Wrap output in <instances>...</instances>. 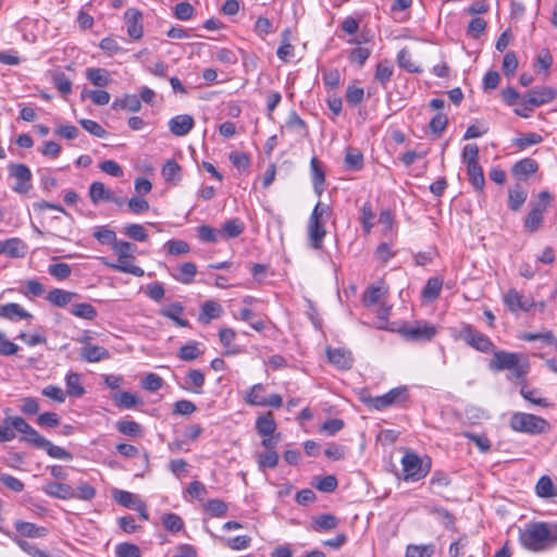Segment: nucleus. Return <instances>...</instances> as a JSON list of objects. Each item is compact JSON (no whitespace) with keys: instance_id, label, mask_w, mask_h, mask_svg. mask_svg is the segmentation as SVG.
I'll return each instance as SVG.
<instances>
[{"instance_id":"nucleus-1","label":"nucleus","mask_w":557,"mask_h":557,"mask_svg":"<svg viewBox=\"0 0 557 557\" xmlns=\"http://www.w3.org/2000/svg\"><path fill=\"white\" fill-rule=\"evenodd\" d=\"M519 541L528 550H545L557 544V523L531 522L519 530Z\"/></svg>"},{"instance_id":"nucleus-2","label":"nucleus","mask_w":557,"mask_h":557,"mask_svg":"<svg viewBox=\"0 0 557 557\" xmlns=\"http://www.w3.org/2000/svg\"><path fill=\"white\" fill-rule=\"evenodd\" d=\"M488 368L494 372L509 370L511 371L512 377L520 380L528 374L530 363L528 358L522 354L497 350L494 351L488 362Z\"/></svg>"},{"instance_id":"nucleus-3","label":"nucleus","mask_w":557,"mask_h":557,"mask_svg":"<svg viewBox=\"0 0 557 557\" xmlns=\"http://www.w3.org/2000/svg\"><path fill=\"white\" fill-rule=\"evenodd\" d=\"M409 398V393L406 386L392 388L382 396H371L367 391L360 392L359 399L369 409L384 410L393 406H400Z\"/></svg>"},{"instance_id":"nucleus-4","label":"nucleus","mask_w":557,"mask_h":557,"mask_svg":"<svg viewBox=\"0 0 557 557\" xmlns=\"http://www.w3.org/2000/svg\"><path fill=\"white\" fill-rule=\"evenodd\" d=\"M509 426L515 432L536 435L548 431L549 423L532 413L515 412L509 419Z\"/></svg>"},{"instance_id":"nucleus-5","label":"nucleus","mask_w":557,"mask_h":557,"mask_svg":"<svg viewBox=\"0 0 557 557\" xmlns=\"http://www.w3.org/2000/svg\"><path fill=\"white\" fill-rule=\"evenodd\" d=\"M437 327L424 320L406 323L398 329V333L408 342L426 343L437 335Z\"/></svg>"},{"instance_id":"nucleus-6","label":"nucleus","mask_w":557,"mask_h":557,"mask_svg":"<svg viewBox=\"0 0 557 557\" xmlns=\"http://www.w3.org/2000/svg\"><path fill=\"white\" fill-rule=\"evenodd\" d=\"M23 428V431L28 432V437H26V443L30 446H34L38 449H44L47 454L55 459L60 460H72L73 456L70 451L64 448L52 444L49 440L40 435L33 426H26L20 423Z\"/></svg>"},{"instance_id":"nucleus-7","label":"nucleus","mask_w":557,"mask_h":557,"mask_svg":"<svg viewBox=\"0 0 557 557\" xmlns=\"http://www.w3.org/2000/svg\"><path fill=\"white\" fill-rule=\"evenodd\" d=\"M330 219L327 211H312L308 223L307 234L309 245L313 249H321L326 235V223Z\"/></svg>"},{"instance_id":"nucleus-8","label":"nucleus","mask_w":557,"mask_h":557,"mask_svg":"<svg viewBox=\"0 0 557 557\" xmlns=\"http://www.w3.org/2000/svg\"><path fill=\"white\" fill-rule=\"evenodd\" d=\"M401 466L404 472V480L416 482L424 476L430 471V463L423 465L420 457L414 453H406L401 458Z\"/></svg>"},{"instance_id":"nucleus-9","label":"nucleus","mask_w":557,"mask_h":557,"mask_svg":"<svg viewBox=\"0 0 557 557\" xmlns=\"http://www.w3.org/2000/svg\"><path fill=\"white\" fill-rule=\"evenodd\" d=\"M459 338L465 341L469 346L481 352H491L495 346L493 342L483 333L476 331L470 324H463L459 331Z\"/></svg>"},{"instance_id":"nucleus-10","label":"nucleus","mask_w":557,"mask_h":557,"mask_svg":"<svg viewBox=\"0 0 557 557\" xmlns=\"http://www.w3.org/2000/svg\"><path fill=\"white\" fill-rule=\"evenodd\" d=\"M555 97V89L547 86H536L521 97V106H524L525 110H534L550 102Z\"/></svg>"},{"instance_id":"nucleus-11","label":"nucleus","mask_w":557,"mask_h":557,"mask_svg":"<svg viewBox=\"0 0 557 557\" xmlns=\"http://www.w3.org/2000/svg\"><path fill=\"white\" fill-rule=\"evenodd\" d=\"M26 426H32L24 418L22 417H5L3 423L0 424V443H5L14 440L15 431L21 433L20 441L26 443V437H28V432L21 424Z\"/></svg>"},{"instance_id":"nucleus-12","label":"nucleus","mask_w":557,"mask_h":557,"mask_svg":"<svg viewBox=\"0 0 557 557\" xmlns=\"http://www.w3.org/2000/svg\"><path fill=\"white\" fill-rule=\"evenodd\" d=\"M8 170L10 177L15 180V184L12 186L13 190L18 194L27 193L32 187V172L29 168L22 163H10Z\"/></svg>"},{"instance_id":"nucleus-13","label":"nucleus","mask_w":557,"mask_h":557,"mask_svg":"<svg viewBox=\"0 0 557 557\" xmlns=\"http://www.w3.org/2000/svg\"><path fill=\"white\" fill-rule=\"evenodd\" d=\"M124 21L128 36L133 39H140L144 33L141 12L135 8H129L124 13Z\"/></svg>"},{"instance_id":"nucleus-14","label":"nucleus","mask_w":557,"mask_h":557,"mask_svg":"<svg viewBox=\"0 0 557 557\" xmlns=\"http://www.w3.org/2000/svg\"><path fill=\"white\" fill-rule=\"evenodd\" d=\"M168 125L174 136L184 137L194 128L195 120L189 114H178L173 116Z\"/></svg>"},{"instance_id":"nucleus-15","label":"nucleus","mask_w":557,"mask_h":557,"mask_svg":"<svg viewBox=\"0 0 557 557\" xmlns=\"http://www.w3.org/2000/svg\"><path fill=\"white\" fill-rule=\"evenodd\" d=\"M504 302L512 311H528L532 307V300L523 298L516 289H509L504 296Z\"/></svg>"},{"instance_id":"nucleus-16","label":"nucleus","mask_w":557,"mask_h":557,"mask_svg":"<svg viewBox=\"0 0 557 557\" xmlns=\"http://www.w3.org/2000/svg\"><path fill=\"white\" fill-rule=\"evenodd\" d=\"M42 491L55 498L72 499L74 496V488L65 483L48 482L44 485Z\"/></svg>"},{"instance_id":"nucleus-17","label":"nucleus","mask_w":557,"mask_h":557,"mask_svg":"<svg viewBox=\"0 0 557 557\" xmlns=\"http://www.w3.org/2000/svg\"><path fill=\"white\" fill-rule=\"evenodd\" d=\"M223 314L222 306L214 300H207L201 306L198 320L202 324H209L211 320L218 319Z\"/></svg>"},{"instance_id":"nucleus-18","label":"nucleus","mask_w":557,"mask_h":557,"mask_svg":"<svg viewBox=\"0 0 557 557\" xmlns=\"http://www.w3.org/2000/svg\"><path fill=\"white\" fill-rule=\"evenodd\" d=\"M539 169L537 162L531 158H525L512 166V174L518 180H527Z\"/></svg>"},{"instance_id":"nucleus-19","label":"nucleus","mask_w":557,"mask_h":557,"mask_svg":"<svg viewBox=\"0 0 557 557\" xmlns=\"http://www.w3.org/2000/svg\"><path fill=\"white\" fill-rule=\"evenodd\" d=\"M81 357L87 362H99L101 360L108 359L110 354L102 346L86 345L81 350Z\"/></svg>"},{"instance_id":"nucleus-20","label":"nucleus","mask_w":557,"mask_h":557,"mask_svg":"<svg viewBox=\"0 0 557 557\" xmlns=\"http://www.w3.org/2000/svg\"><path fill=\"white\" fill-rule=\"evenodd\" d=\"M15 530L22 535L32 539L44 537L47 534L45 527H38L35 523L16 520L14 522Z\"/></svg>"},{"instance_id":"nucleus-21","label":"nucleus","mask_w":557,"mask_h":557,"mask_svg":"<svg viewBox=\"0 0 557 557\" xmlns=\"http://www.w3.org/2000/svg\"><path fill=\"white\" fill-rule=\"evenodd\" d=\"M326 355L329 361L339 369H349L351 367L350 354L343 348H327Z\"/></svg>"},{"instance_id":"nucleus-22","label":"nucleus","mask_w":557,"mask_h":557,"mask_svg":"<svg viewBox=\"0 0 557 557\" xmlns=\"http://www.w3.org/2000/svg\"><path fill=\"white\" fill-rule=\"evenodd\" d=\"M310 172L314 191L320 195L324 188L325 174L321 162L315 157L310 160Z\"/></svg>"},{"instance_id":"nucleus-23","label":"nucleus","mask_w":557,"mask_h":557,"mask_svg":"<svg viewBox=\"0 0 557 557\" xmlns=\"http://www.w3.org/2000/svg\"><path fill=\"white\" fill-rule=\"evenodd\" d=\"M219 337H220L221 344L225 348L224 355L234 356L242 351L240 348L234 344L236 333L233 329H230V327L221 329L219 332Z\"/></svg>"},{"instance_id":"nucleus-24","label":"nucleus","mask_w":557,"mask_h":557,"mask_svg":"<svg viewBox=\"0 0 557 557\" xmlns=\"http://www.w3.org/2000/svg\"><path fill=\"white\" fill-rule=\"evenodd\" d=\"M128 260L129 258H117L116 263L106 262V264L110 269L115 270L117 272L128 273L137 277L143 276L145 274L144 269H141L138 265L132 264Z\"/></svg>"},{"instance_id":"nucleus-25","label":"nucleus","mask_w":557,"mask_h":557,"mask_svg":"<svg viewBox=\"0 0 557 557\" xmlns=\"http://www.w3.org/2000/svg\"><path fill=\"white\" fill-rule=\"evenodd\" d=\"M87 79L97 87H107L111 83L110 75L106 69L101 67H88L86 69Z\"/></svg>"},{"instance_id":"nucleus-26","label":"nucleus","mask_w":557,"mask_h":557,"mask_svg":"<svg viewBox=\"0 0 557 557\" xmlns=\"http://www.w3.org/2000/svg\"><path fill=\"white\" fill-rule=\"evenodd\" d=\"M3 253L11 258H22L27 253V245L20 238H10L3 242Z\"/></svg>"},{"instance_id":"nucleus-27","label":"nucleus","mask_w":557,"mask_h":557,"mask_svg":"<svg viewBox=\"0 0 557 557\" xmlns=\"http://www.w3.org/2000/svg\"><path fill=\"white\" fill-rule=\"evenodd\" d=\"M183 312V305L181 302H173L161 309L160 314L173 320L176 323V325L186 327L189 325V322L181 318V314Z\"/></svg>"},{"instance_id":"nucleus-28","label":"nucleus","mask_w":557,"mask_h":557,"mask_svg":"<svg viewBox=\"0 0 557 557\" xmlns=\"http://www.w3.org/2000/svg\"><path fill=\"white\" fill-rule=\"evenodd\" d=\"M112 108L114 110H127L131 112H138L141 108V102L136 95H125L123 98L114 99Z\"/></svg>"},{"instance_id":"nucleus-29","label":"nucleus","mask_w":557,"mask_h":557,"mask_svg":"<svg viewBox=\"0 0 557 557\" xmlns=\"http://www.w3.org/2000/svg\"><path fill=\"white\" fill-rule=\"evenodd\" d=\"M264 385L261 383L251 386L244 396L246 404L250 406H262L265 407Z\"/></svg>"},{"instance_id":"nucleus-30","label":"nucleus","mask_w":557,"mask_h":557,"mask_svg":"<svg viewBox=\"0 0 557 557\" xmlns=\"http://www.w3.org/2000/svg\"><path fill=\"white\" fill-rule=\"evenodd\" d=\"M0 315L9 320L28 319L32 317L29 312L24 310L18 304L9 302L0 307Z\"/></svg>"},{"instance_id":"nucleus-31","label":"nucleus","mask_w":557,"mask_h":557,"mask_svg":"<svg viewBox=\"0 0 557 557\" xmlns=\"http://www.w3.org/2000/svg\"><path fill=\"white\" fill-rule=\"evenodd\" d=\"M75 296L73 292L53 288L48 293L47 300L57 307H65Z\"/></svg>"},{"instance_id":"nucleus-32","label":"nucleus","mask_w":557,"mask_h":557,"mask_svg":"<svg viewBox=\"0 0 557 557\" xmlns=\"http://www.w3.org/2000/svg\"><path fill=\"white\" fill-rule=\"evenodd\" d=\"M256 430L262 436H270L276 430V422L271 412L260 416L256 421Z\"/></svg>"},{"instance_id":"nucleus-33","label":"nucleus","mask_w":557,"mask_h":557,"mask_svg":"<svg viewBox=\"0 0 557 557\" xmlns=\"http://www.w3.org/2000/svg\"><path fill=\"white\" fill-rule=\"evenodd\" d=\"M89 196L95 206L111 199L112 193L101 182H94L89 187Z\"/></svg>"},{"instance_id":"nucleus-34","label":"nucleus","mask_w":557,"mask_h":557,"mask_svg":"<svg viewBox=\"0 0 557 557\" xmlns=\"http://www.w3.org/2000/svg\"><path fill=\"white\" fill-rule=\"evenodd\" d=\"M535 491L537 496L542 498H552L557 496V486L554 485L552 479L543 475L536 483Z\"/></svg>"},{"instance_id":"nucleus-35","label":"nucleus","mask_w":557,"mask_h":557,"mask_svg":"<svg viewBox=\"0 0 557 557\" xmlns=\"http://www.w3.org/2000/svg\"><path fill=\"white\" fill-rule=\"evenodd\" d=\"M338 519L331 513L320 515L312 519V529L314 531H330L337 527Z\"/></svg>"},{"instance_id":"nucleus-36","label":"nucleus","mask_w":557,"mask_h":557,"mask_svg":"<svg viewBox=\"0 0 557 557\" xmlns=\"http://www.w3.org/2000/svg\"><path fill=\"white\" fill-rule=\"evenodd\" d=\"M66 394L72 397H82L85 394V388L81 383L78 373L71 372L65 377Z\"/></svg>"},{"instance_id":"nucleus-37","label":"nucleus","mask_w":557,"mask_h":557,"mask_svg":"<svg viewBox=\"0 0 557 557\" xmlns=\"http://www.w3.org/2000/svg\"><path fill=\"white\" fill-rule=\"evenodd\" d=\"M394 69L392 63L388 60H383L377 63L374 78L383 87L389 82L393 75Z\"/></svg>"},{"instance_id":"nucleus-38","label":"nucleus","mask_w":557,"mask_h":557,"mask_svg":"<svg viewBox=\"0 0 557 557\" xmlns=\"http://www.w3.org/2000/svg\"><path fill=\"white\" fill-rule=\"evenodd\" d=\"M113 497L120 505L133 510L136 508L138 503L141 502V499L137 495L122 490H116L113 493Z\"/></svg>"},{"instance_id":"nucleus-39","label":"nucleus","mask_w":557,"mask_h":557,"mask_svg":"<svg viewBox=\"0 0 557 557\" xmlns=\"http://www.w3.org/2000/svg\"><path fill=\"white\" fill-rule=\"evenodd\" d=\"M199 344L196 341H189L186 345L182 346L177 352V357L183 361H194L200 355Z\"/></svg>"},{"instance_id":"nucleus-40","label":"nucleus","mask_w":557,"mask_h":557,"mask_svg":"<svg viewBox=\"0 0 557 557\" xmlns=\"http://www.w3.org/2000/svg\"><path fill=\"white\" fill-rule=\"evenodd\" d=\"M71 313L77 318L86 320H95L97 318V310L94 306L87 302L75 304L71 308Z\"/></svg>"},{"instance_id":"nucleus-41","label":"nucleus","mask_w":557,"mask_h":557,"mask_svg":"<svg viewBox=\"0 0 557 557\" xmlns=\"http://www.w3.org/2000/svg\"><path fill=\"white\" fill-rule=\"evenodd\" d=\"M197 273V267L194 262H185L180 265L178 274L175 278L183 284H190Z\"/></svg>"},{"instance_id":"nucleus-42","label":"nucleus","mask_w":557,"mask_h":557,"mask_svg":"<svg viewBox=\"0 0 557 557\" xmlns=\"http://www.w3.org/2000/svg\"><path fill=\"white\" fill-rule=\"evenodd\" d=\"M116 430L120 433L131 437H139L143 435L141 425L135 421H117Z\"/></svg>"},{"instance_id":"nucleus-43","label":"nucleus","mask_w":557,"mask_h":557,"mask_svg":"<svg viewBox=\"0 0 557 557\" xmlns=\"http://www.w3.org/2000/svg\"><path fill=\"white\" fill-rule=\"evenodd\" d=\"M115 405L120 408L132 409L138 404V398L131 392H119L113 395Z\"/></svg>"},{"instance_id":"nucleus-44","label":"nucleus","mask_w":557,"mask_h":557,"mask_svg":"<svg viewBox=\"0 0 557 557\" xmlns=\"http://www.w3.org/2000/svg\"><path fill=\"white\" fill-rule=\"evenodd\" d=\"M443 286V281L438 277H430L423 288L422 295L428 300H434L438 297Z\"/></svg>"},{"instance_id":"nucleus-45","label":"nucleus","mask_w":557,"mask_h":557,"mask_svg":"<svg viewBox=\"0 0 557 557\" xmlns=\"http://www.w3.org/2000/svg\"><path fill=\"white\" fill-rule=\"evenodd\" d=\"M221 235V230L208 225H200L197 227V237L203 243H216Z\"/></svg>"},{"instance_id":"nucleus-46","label":"nucleus","mask_w":557,"mask_h":557,"mask_svg":"<svg viewBox=\"0 0 557 557\" xmlns=\"http://www.w3.org/2000/svg\"><path fill=\"white\" fill-rule=\"evenodd\" d=\"M467 172L473 187L481 190L484 186V174L481 165L479 163L469 164L467 165Z\"/></svg>"},{"instance_id":"nucleus-47","label":"nucleus","mask_w":557,"mask_h":557,"mask_svg":"<svg viewBox=\"0 0 557 557\" xmlns=\"http://www.w3.org/2000/svg\"><path fill=\"white\" fill-rule=\"evenodd\" d=\"M363 165V156L358 149H348L345 156V166L348 170H360Z\"/></svg>"},{"instance_id":"nucleus-48","label":"nucleus","mask_w":557,"mask_h":557,"mask_svg":"<svg viewBox=\"0 0 557 557\" xmlns=\"http://www.w3.org/2000/svg\"><path fill=\"white\" fill-rule=\"evenodd\" d=\"M164 248L172 256L186 255L190 251L188 243L182 239L168 240L164 244Z\"/></svg>"},{"instance_id":"nucleus-49","label":"nucleus","mask_w":557,"mask_h":557,"mask_svg":"<svg viewBox=\"0 0 557 557\" xmlns=\"http://www.w3.org/2000/svg\"><path fill=\"white\" fill-rule=\"evenodd\" d=\"M397 63L399 67L410 72L420 73L421 70L412 62L411 54L407 49H401L397 54Z\"/></svg>"},{"instance_id":"nucleus-50","label":"nucleus","mask_w":557,"mask_h":557,"mask_svg":"<svg viewBox=\"0 0 557 557\" xmlns=\"http://www.w3.org/2000/svg\"><path fill=\"white\" fill-rule=\"evenodd\" d=\"M181 166L174 160H168L162 168V176L168 182H177L180 180Z\"/></svg>"},{"instance_id":"nucleus-51","label":"nucleus","mask_w":557,"mask_h":557,"mask_svg":"<svg viewBox=\"0 0 557 557\" xmlns=\"http://www.w3.org/2000/svg\"><path fill=\"white\" fill-rule=\"evenodd\" d=\"M162 524L165 530L176 533L184 527L182 518L175 513H165L162 516Z\"/></svg>"},{"instance_id":"nucleus-52","label":"nucleus","mask_w":557,"mask_h":557,"mask_svg":"<svg viewBox=\"0 0 557 557\" xmlns=\"http://www.w3.org/2000/svg\"><path fill=\"white\" fill-rule=\"evenodd\" d=\"M385 290L380 286H370L363 294V304L367 307L373 306L379 302V300L383 297Z\"/></svg>"},{"instance_id":"nucleus-53","label":"nucleus","mask_w":557,"mask_h":557,"mask_svg":"<svg viewBox=\"0 0 557 557\" xmlns=\"http://www.w3.org/2000/svg\"><path fill=\"white\" fill-rule=\"evenodd\" d=\"M48 273L57 280H66L72 273V268L63 262L53 263L48 267Z\"/></svg>"},{"instance_id":"nucleus-54","label":"nucleus","mask_w":557,"mask_h":557,"mask_svg":"<svg viewBox=\"0 0 557 557\" xmlns=\"http://www.w3.org/2000/svg\"><path fill=\"white\" fill-rule=\"evenodd\" d=\"M52 82L60 94L69 95L72 91V82L64 73H55L52 77Z\"/></svg>"},{"instance_id":"nucleus-55","label":"nucleus","mask_w":557,"mask_h":557,"mask_svg":"<svg viewBox=\"0 0 557 557\" xmlns=\"http://www.w3.org/2000/svg\"><path fill=\"white\" fill-rule=\"evenodd\" d=\"M112 249L117 255V258L134 259L133 255L136 251V246L128 242L116 240Z\"/></svg>"},{"instance_id":"nucleus-56","label":"nucleus","mask_w":557,"mask_h":557,"mask_svg":"<svg viewBox=\"0 0 557 557\" xmlns=\"http://www.w3.org/2000/svg\"><path fill=\"white\" fill-rule=\"evenodd\" d=\"M244 231V223L237 219L230 220L223 224L221 230L227 237L234 238L239 236Z\"/></svg>"},{"instance_id":"nucleus-57","label":"nucleus","mask_w":557,"mask_h":557,"mask_svg":"<svg viewBox=\"0 0 557 557\" xmlns=\"http://www.w3.org/2000/svg\"><path fill=\"white\" fill-rule=\"evenodd\" d=\"M79 124L85 131L98 138H104L107 136V131L96 121L82 119L79 120Z\"/></svg>"},{"instance_id":"nucleus-58","label":"nucleus","mask_w":557,"mask_h":557,"mask_svg":"<svg viewBox=\"0 0 557 557\" xmlns=\"http://www.w3.org/2000/svg\"><path fill=\"white\" fill-rule=\"evenodd\" d=\"M253 32L258 37L264 39L269 34L273 33L271 21L268 17H258L253 26Z\"/></svg>"},{"instance_id":"nucleus-59","label":"nucleus","mask_w":557,"mask_h":557,"mask_svg":"<svg viewBox=\"0 0 557 557\" xmlns=\"http://www.w3.org/2000/svg\"><path fill=\"white\" fill-rule=\"evenodd\" d=\"M124 233L129 238L138 242H145L148 237L146 228L140 224H128L124 227Z\"/></svg>"},{"instance_id":"nucleus-60","label":"nucleus","mask_w":557,"mask_h":557,"mask_svg":"<svg viewBox=\"0 0 557 557\" xmlns=\"http://www.w3.org/2000/svg\"><path fill=\"white\" fill-rule=\"evenodd\" d=\"M116 557H141L137 545L131 543H121L115 548Z\"/></svg>"},{"instance_id":"nucleus-61","label":"nucleus","mask_w":557,"mask_h":557,"mask_svg":"<svg viewBox=\"0 0 557 557\" xmlns=\"http://www.w3.org/2000/svg\"><path fill=\"white\" fill-rule=\"evenodd\" d=\"M96 490L86 482H81L76 488H74L73 498L81 500H90L95 497Z\"/></svg>"},{"instance_id":"nucleus-62","label":"nucleus","mask_w":557,"mask_h":557,"mask_svg":"<svg viewBox=\"0 0 557 557\" xmlns=\"http://www.w3.org/2000/svg\"><path fill=\"white\" fill-rule=\"evenodd\" d=\"M205 510L212 517H221L227 511V505L221 499H210L205 505Z\"/></svg>"},{"instance_id":"nucleus-63","label":"nucleus","mask_w":557,"mask_h":557,"mask_svg":"<svg viewBox=\"0 0 557 557\" xmlns=\"http://www.w3.org/2000/svg\"><path fill=\"white\" fill-rule=\"evenodd\" d=\"M543 222V211H530L524 220V227L529 232H535Z\"/></svg>"},{"instance_id":"nucleus-64","label":"nucleus","mask_w":557,"mask_h":557,"mask_svg":"<svg viewBox=\"0 0 557 557\" xmlns=\"http://www.w3.org/2000/svg\"><path fill=\"white\" fill-rule=\"evenodd\" d=\"M433 549L428 545H408L406 557H431Z\"/></svg>"}]
</instances>
